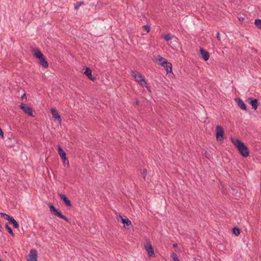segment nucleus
Segmentation results:
<instances>
[{"label":"nucleus","instance_id":"a211bd4d","mask_svg":"<svg viewBox=\"0 0 261 261\" xmlns=\"http://www.w3.org/2000/svg\"><path fill=\"white\" fill-rule=\"evenodd\" d=\"M121 223L124 224V227H125V226H128L129 225H132L131 221L128 219V218H123V219L122 220Z\"/></svg>","mask_w":261,"mask_h":261},{"label":"nucleus","instance_id":"f3484780","mask_svg":"<svg viewBox=\"0 0 261 261\" xmlns=\"http://www.w3.org/2000/svg\"><path fill=\"white\" fill-rule=\"evenodd\" d=\"M9 221L10 223L12 224L13 227L15 228H18L19 227V224L18 222L14 219V218L12 217H9Z\"/></svg>","mask_w":261,"mask_h":261},{"label":"nucleus","instance_id":"f8f14e48","mask_svg":"<svg viewBox=\"0 0 261 261\" xmlns=\"http://www.w3.org/2000/svg\"><path fill=\"white\" fill-rule=\"evenodd\" d=\"M58 195L60 196V198L62 200L64 203L67 206H71V203L70 200L65 195L62 193H58Z\"/></svg>","mask_w":261,"mask_h":261},{"label":"nucleus","instance_id":"e433bc0d","mask_svg":"<svg viewBox=\"0 0 261 261\" xmlns=\"http://www.w3.org/2000/svg\"><path fill=\"white\" fill-rule=\"evenodd\" d=\"M178 261H179V260H178Z\"/></svg>","mask_w":261,"mask_h":261},{"label":"nucleus","instance_id":"b1692460","mask_svg":"<svg viewBox=\"0 0 261 261\" xmlns=\"http://www.w3.org/2000/svg\"><path fill=\"white\" fill-rule=\"evenodd\" d=\"M84 4V2H77L76 4H74V9H77L80 6Z\"/></svg>","mask_w":261,"mask_h":261},{"label":"nucleus","instance_id":"423d86ee","mask_svg":"<svg viewBox=\"0 0 261 261\" xmlns=\"http://www.w3.org/2000/svg\"><path fill=\"white\" fill-rule=\"evenodd\" d=\"M19 108L21 109L25 113L28 114L30 116H33V109L28 107L26 104L22 103L20 106Z\"/></svg>","mask_w":261,"mask_h":261},{"label":"nucleus","instance_id":"bb28decb","mask_svg":"<svg viewBox=\"0 0 261 261\" xmlns=\"http://www.w3.org/2000/svg\"><path fill=\"white\" fill-rule=\"evenodd\" d=\"M164 38L166 41H169L171 39V34H167L164 37Z\"/></svg>","mask_w":261,"mask_h":261},{"label":"nucleus","instance_id":"aec40b11","mask_svg":"<svg viewBox=\"0 0 261 261\" xmlns=\"http://www.w3.org/2000/svg\"><path fill=\"white\" fill-rule=\"evenodd\" d=\"M232 232L234 235L238 236L240 234L241 230L238 227H234L232 228Z\"/></svg>","mask_w":261,"mask_h":261},{"label":"nucleus","instance_id":"c85d7f7f","mask_svg":"<svg viewBox=\"0 0 261 261\" xmlns=\"http://www.w3.org/2000/svg\"><path fill=\"white\" fill-rule=\"evenodd\" d=\"M142 174H143L144 179L145 180V177L147 175V169H144V170L142 172Z\"/></svg>","mask_w":261,"mask_h":261},{"label":"nucleus","instance_id":"a878e982","mask_svg":"<svg viewBox=\"0 0 261 261\" xmlns=\"http://www.w3.org/2000/svg\"><path fill=\"white\" fill-rule=\"evenodd\" d=\"M143 28H144L146 30V33H148L150 30V27L149 25L148 24L143 25Z\"/></svg>","mask_w":261,"mask_h":261},{"label":"nucleus","instance_id":"473e14b6","mask_svg":"<svg viewBox=\"0 0 261 261\" xmlns=\"http://www.w3.org/2000/svg\"><path fill=\"white\" fill-rule=\"evenodd\" d=\"M239 19L240 21L243 22L245 18L244 17H240Z\"/></svg>","mask_w":261,"mask_h":261},{"label":"nucleus","instance_id":"4468645a","mask_svg":"<svg viewBox=\"0 0 261 261\" xmlns=\"http://www.w3.org/2000/svg\"><path fill=\"white\" fill-rule=\"evenodd\" d=\"M249 99L250 100L249 103L252 106V108L256 110L259 105L258 99L253 98H249Z\"/></svg>","mask_w":261,"mask_h":261},{"label":"nucleus","instance_id":"7c9ffc66","mask_svg":"<svg viewBox=\"0 0 261 261\" xmlns=\"http://www.w3.org/2000/svg\"><path fill=\"white\" fill-rule=\"evenodd\" d=\"M217 38L219 41H220V33L219 32L217 34Z\"/></svg>","mask_w":261,"mask_h":261},{"label":"nucleus","instance_id":"c756f323","mask_svg":"<svg viewBox=\"0 0 261 261\" xmlns=\"http://www.w3.org/2000/svg\"><path fill=\"white\" fill-rule=\"evenodd\" d=\"M0 136L2 139L4 138V132L2 130V129L0 127Z\"/></svg>","mask_w":261,"mask_h":261},{"label":"nucleus","instance_id":"f257e3e1","mask_svg":"<svg viewBox=\"0 0 261 261\" xmlns=\"http://www.w3.org/2000/svg\"><path fill=\"white\" fill-rule=\"evenodd\" d=\"M230 140L233 144L239 150L240 154L244 158H247L249 155V151L248 147L245 145V144L240 139L231 137Z\"/></svg>","mask_w":261,"mask_h":261},{"label":"nucleus","instance_id":"412c9836","mask_svg":"<svg viewBox=\"0 0 261 261\" xmlns=\"http://www.w3.org/2000/svg\"><path fill=\"white\" fill-rule=\"evenodd\" d=\"M6 228L7 229L8 232L12 236H14V233L13 232L12 228L9 226V225L6 223L5 225Z\"/></svg>","mask_w":261,"mask_h":261},{"label":"nucleus","instance_id":"2eb2a0df","mask_svg":"<svg viewBox=\"0 0 261 261\" xmlns=\"http://www.w3.org/2000/svg\"><path fill=\"white\" fill-rule=\"evenodd\" d=\"M238 106L243 110H247V108L244 102L240 98H236Z\"/></svg>","mask_w":261,"mask_h":261},{"label":"nucleus","instance_id":"5701e85b","mask_svg":"<svg viewBox=\"0 0 261 261\" xmlns=\"http://www.w3.org/2000/svg\"><path fill=\"white\" fill-rule=\"evenodd\" d=\"M171 257L173 259L174 261H178L179 260L178 257H177V255L176 254L174 253H172L171 255Z\"/></svg>","mask_w":261,"mask_h":261},{"label":"nucleus","instance_id":"cd10ccee","mask_svg":"<svg viewBox=\"0 0 261 261\" xmlns=\"http://www.w3.org/2000/svg\"><path fill=\"white\" fill-rule=\"evenodd\" d=\"M116 220L118 221H120L121 222L122 220L123 219V218L121 216V215L119 214V215H117L116 216Z\"/></svg>","mask_w":261,"mask_h":261},{"label":"nucleus","instance_id":"c9c22d12","mask_svg":"<svg viewBox=\"0 0 261 261\" xmlns=\"http://www.w3.org/2000/svg\"><path fill=\"white\" fill-rule=\"evenodd\" d=\"M0 261H3L2 259L0 258Z\"/></svg>","mask_w":261,"mask_h":261},{"label":"nucleus","instance_id":"7ed1b4c3","mask_svg":"<svg viewBox=\"0 0 261 261\" xmlns=\"http://www.w3.org/2000/svg\"><path fill=\"white\" fill-rule=\"evenodd\" d=\"M130 73L136 82L139 83L141 86L146 87L147 90L150 92V88L147 86L146 82L142 74L134 70H131Z\"/></svg>","mask_w":261,"mask_h":261},{"label":"nucleus","instance_id":"6ab92c4d","mask_svg":"<svg viewBox=\"0 0 261 261\" xmlns=\"http://www.w3.org/2000/svg\"><path fill=\"white\" fill-rule=\"evenodd\" d=\"M254 24L256 26V27L261 30V19L259 18H257L255 19Z\"/></svg>","mask_w":261,"mask_h":261},{"label":"nucleus","instance_id":"72a5a7b5","mask_svg":"<svg viewBox=\"0 0 261 261\" xmlns=\"http://www.w3.org/2000/svg\"><path fill=\"white\" fill-rule=\"evenodd\" d=\"M177 246H178L177 244H176V243L174 244L173 246V248H177Z\"/></svg>","mask_w":261,"mask_h":261},{"label":"nucleus","instance_id":"6e6552de","mask_svg":"<svg viewBox=\"0 0 261 261\" xmlns=\"http://www.w3.org/2000/svg\"><path fill=\"white\" fill-rule=\"evenodd\" d=\"M58 151L63 163L65 164V162L66 161H68L67 159L66 158V153L65 152V151L63 149V148L61 147V146L60 145L58 146Z\"/></svg>","mask_w":261,"mask_h":261},{"label":"nucleus","instance_id":"20e7f679","mask_svg":"<svg viewBox=\"0 0 261 261\" xmlns=\"http://www.w3.org/2000/svg\"><path fill=\"white\" fill-rule=\"evenodd\" d=\"M47 205L49 207L50 211L51 214L56 216H57L61 219L65 220L67 222H69V219L65 216L63 215L61 212L59 211L50 202L47 203Z\"/></svg>","mask_w":261,"mask_h":261},{"label":"nucleus","instance_id":"39448f33","mask_svg":"<svg viewBox=\"0 0 261 261\" xmlns=\"http://www.w3.org/2000/svg\"><path fill=\"white\" fill-rule=\"evenodd\" d=\"M224 131L222 126L218 125L216 127V137L217 141L221 142L224 139Z\"/></svg>","mask_w":261,"mask_h":261},{"label":"nucleus","instance_id":"9d476101","mask_svg":"<svg viewBox=\"0 0 261 261\" xmlns=\"http://www.w3.org/2000/svg\"><path fill=\"white\" fill-rule=\"evenodd\" d=\"M201 55L200 57L202 58L205 61H207L210 58V54L205 49L201 48L199 50Z\"/></svg>","mask_w":261,"mask_h":261},{"label":"nucleus","instance_id":"f704fd0d","mask_svg":"<svg viewBox=\"0 0 261 261\" xmlns=\"http://www.w3.org/2000/svg\"><path fill=\"white\" fill-rule=\"evenodd\" d=\"M139 102H140V101H139L138 100H137H137H136V102H135L136 105H139Z\"/></svg>","mask_w":261,"mask_h":261},{"label":"nucleus","instance_id":"9b49d317","mask_svg":"<svg viewBox=\"0 0 261 261\" xmlns=\"http://www.w3.org/2000/svg\"><path fill=\"white\" fill-rule=\"evenodd\" d=\"M50 111L53 115V118H54L55 120H58L60 123L62 121V119L60 115L59 114L58 111L53 108H51Z\"/></svg>","mask_w":261,"mask_h":261},{"label":"nucleus","instance_id":"dca6fc26","mask_svg":"<svg viewBox=\"0 0 261 261\" xmlns=\"http://www.w3.org/2000/svg\"><path fill=\"white\" fill-rule=\"evenodd\" d=\"M166 70L167 73L172 72V64L170 62H168V61L166 63V64H163L162 65Z\"/></svg>","mask_w":261,"mask_h":261},{"label":"nucleus","instance_id":"2f4dec72","mask_svg":"<svg viewBox=\"0 0 261 261\" xmlns=\"http://www.w3.org/2000/svg\"><path fill=\"white\" fill-rule=\"evenodd\" d=\"M24 98H25V99H27V96L25 94H23L21 97L22 100H23Z\"/></svg>","mask_w":261,"mask_h":261},{"label":"nucleus","instance_id":"393cba45","mask_svg":"<svg viewBox=\"0 0 261 261\" xmlns=\"http://www.w3.org/2000/svg\"><path fill=\"white\" fill-rule=\"evenodd\" d=\"M0 214L2 217H4L6 220L9 221V218L8 217H10L9 215L4 213H1Z\"/></svg>","mask_w":261,"mask_h":261},{"label":"nucleus","instance_id":"f03ea898","mask_svg":"<svg viewBox=\"0 0 261 261\" xmlns=\"http://www.w3.org/2000/svg\"><path fill=\"white\" fill-rule=\"evenodd\" d=\"M32 52L34 56L39 59V63L42 67L45 68H47L48 66V62L41 51L38 48H36L33 49Z\"/></svg>","mask_w":261,"mask_h":261},{"label":"nucleus","instance_id":"1a4fd4ad","mask_svg":"<svg viewBox=\"0 0 261 261\" xmlns=\"http://www.w3.org/2000/svg\"><path fill=\"white\" fill-rule=\"evenodd\" d=\"M28 261H37V252L35 249H32L29 255Z\"/></svg>","mask_w":261,"mask_h":261},{"label":"nucleus","instance_id":"4be33fe9","mask_svg":"<svg viewBox=\"0 0 261 261\" xmlns=\"http://www.w3.org/2000/svg\"><path fill=\"white\" fill-rule=\"evenodd\" d=\"M159 59H158L159 62L160 63V64L162 66L163 64H166V63L167 62V60L161 56H159Z\"/></svg>","mask_w":261,"mask_h":261},{"label":"nucleus","instance_id":"ddd939ff","mask_svg":"<svg viewBox=\"0 0 261 261\" xmlns=\"http://www.w3.org/2000/svg\"><path fill=\"white\" fill-rule=\"evenodd\" d=\"M84 74L88 76V77L91 81H94L95 80L96 77H93L92 74V70L89 68L87 67L84 72Z\"/></svg>","mask_w":261,"mask_h":261},{"label":"nucleus","instance_id":"0eeeda50","mask_svg":"<svg viewBox=\"0 0 261 261\" xmlns=\"http://www.w3.org/2000/svg\"><path fill=\"white\" fill-rule=\"evenodd\" d=\"M145 249L147 251L149 256L154 257L155 256L154 252L153 247L150 243V242H146L144 245Z\"/></svg>","mask_w":261,"mask_h":261}]
</instances>
